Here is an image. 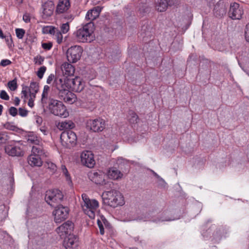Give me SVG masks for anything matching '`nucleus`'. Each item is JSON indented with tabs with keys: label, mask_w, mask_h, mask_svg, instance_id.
I'll return each instance as SVG.
<instances>
[{
	"label": "nucleus",
	"mask_w": 249,
	"mask_h": 249,
	"mask_svg": "<svg viewBox=\"0 0 249 249\" xmlns=\"http://www.w3.org/2000/svg\"><path fill=\"white\" fill-rule=\"evenodd\" d=\"M94 24L92 22H89L82 25L73 33L76 40L80 42H91L94 40Z\"/></svg>",
	"instance_id": "nucleus-1"
},
{
	"label": "nucleus",
	"mask_w": 249,
	"mask_h": 249,
	"mask_svg": "<svg viewBox=\"0 0 249 249\" xmlns=\"http://www.w3.org/2000/svg\"><path fill=\"white\" fill-rule=\"evenodd\" d=\"M81 205L85 213L88 215L91 219H94L95 213L99 207V203L95 199H90L87 195H82V201Z\"/></svg>",
	"instance_id": "nucleus-2"
},
{
	"label": "nucleus",
	"mask_w": 249,
	"mask_h": 249,
	"mask_svg": "<svg viewBox=\"0 0 249 249\" xmlns=\"http://www.w3.org/2000/svg\"><path fill=\"white\" fill-rule=\"evenodd\" d=\"M107 203L112 207L122 206L124 204V199L122 194L118 191L113 190L107 191L103 194Z\"/></svg>",
	"instance_id": "nucleus-3"
},
{
	"label": "nucleus",
	"mask_w": 249,
	"mask_h": 249,
	"mask_svg": "<svg viewBox=\"0 0 249 249\" xmlns=\"http://www.w3.org/2000/svg\"><path fill=\"white\" fill-rule=\"evenodd\" d=\"M49 109L50 112L55 116L66 118L69 112L63 104L59 101L50 98L49 99Z\"/></svg>",
	"instance_id": "nucleus-4"
},
{
	"label": "nucleus",
	"mask_w": 249,
	"mask_h": 249,
	"mask_svg": "<svg viewBox=\"0 0 249 249\" xmlns=\"http://www.w3.org/2000/svg\"><path fill=\"white\" fill-rule=\"evenodd\" d=\"M45 154L42 146H33L31 155L28 157V162L32 166H41L42 164L41 157Z\"/></svg>",
	"instance_id": "nucleus-5"
},
{
	"label": "nucleus",
	"mask_w": 249,
	"mask_h": 249,
	"mask_svg": "<svg viewBox=\"0 0 249 249\" xmlns=\"http://www.w3.org/2000/svg\"><path fill=\"white\" fill-rule=\"evenodd\" d=\"M161 215H162V216H160V218L158 217L157 218H155V212L153 211L149 212V213H147L146 215H145L144 217L139 218L138 220H143L144 221H151L155 223H158L160 222L173 221L179 218L178 217H169L168 216V212H163L162 213L160 214L159 216H161Z\"/></svg>",
	"instance_id": "nucleus-6"
},
{
	"label": "nucleus",
	"mask_w": 249,
	"mask_h": 249,
	"mask_svg": "<svg viewBox=\"0 0 249 249\" xmlns=\"http://www.w3.org/2000/svg\"><path fill=\"white\" fill-rule=\"evenodd\" d=\"M62 192L58 189L50 190L46 191L45 199L50 206L54 207L55 204L59 202L63 199Z\"/></svg>",
	"instance_id": "nucleus-7"
},
{
	"label": "nucleus",
	"mask_w": 249,
	"mask_h": 249,
	"mask_svg": "<svg viewBox=\"0 0 249 249\" xmlns=\"http://www.w3.org/2000/svg\"><path fill=\"white\" fill-rule=\"evenodd\" d=\"M60 140L64 146L70 148L75 144L77 136L71 130L65 131L60 135Z\"/></svg>",
	"instance_id": "nucleus-8"
},
{
	"label": "nucleus",
	"mask_w": 249,
	"mask_h": 249,
	"mask_svg": "<svg viewBox=\"0 0 249 249\" xmlns=\"http://www.w3.org/2000/svg\"><path fill=\"white\" fill-rule=\"evenodd\" d=\"M106 126V122L103 119L99 118L90 119L87 122V127L93 132H101Z\"/></svg>",
	"instance_id": "nucleus-9"
},
{
	"label": "nucleus",
	"mask_w": 249,
	"mask_h": 249,
	"mask_svg": "<svg viewBox=\"0 0 249 249\" xmlns=\"http://www.w3.org/2000/svg\"><path fill=\"white\" fill-rule=\"evenodd\" d=\"M82 48L79 46H74L70 48L67 52L68 60L70 63H75L80 59L82 53Z\"/></svg>",
	"instance_id": "nucleus-10"
},
{
	"label": "nucleus",
	"mask_w": 249,
	"mask_h": 249,
	"mask_svg": "<svg viewBox=\"0 0 249 249\" xmlns=\"http://www.w3.org/2000/svg\"><path fill=\"white\" fill-rule=\"evenodd\" d=\"M53 86L60 92L68 91L71 87V79L65 77L55 78Z\"/></svg>",
	"instance_id": "nucleus-11"
},
{
	"label": "nucleus",
	"mask_w": 249,
	"mask_h": 249,
	"mask_svg": "<svg viewBox=\"0 0 249 249\" xmlns=\"http://www.w3.org/2000/svg\"><path fill=\"white\" fill-rule=\"evenodd\" d=\"M73 228V223L70 221H67L57 228L56 231L61 238H65L69 235H71Z\"/></svg>",
	"instance_id": "nucleus-12"
},
{
	"label": "nucleus",
	"mask_w": 249,
	"mask_h": 249,
	"mask_svg": "<svg viewBox=\"0 0 249 249\" xmlns=\"http://www.w3.org/2000/svg\"><path fill=\"white\" fill-rule=\"evenodd\" d=\"M69 213V208L67 207L59 205L56 207L53 212L54 219L56 223H60L65 220Z\"/></svg>",
	"instance_id": "nucleus-13"
},
{
	"label": "nucleus",
	"mask_w": 249,
	"mask_h": 249,
	"mask_svg": "<svg viewBox=\"0 0 249 249\" xmlns=\"http://www.w3.org/2000/svg\"><path fill=\"white\" fill-rule=\"evenodd\" d=\"M81 161L82 164L89 168H92L95 164L94 156L90 151H84L81 154Z\"/></svg>",
	"instance_id": "nucleus-14"
},
{
	"label": "nucleus",
	"mask_w": 249,
	"mask_h": 249,
	"mask_svg": "<svg viewBox=\"0 0 249 249\" xmlns=\"http://www.w3.org/2000/svg\"><path fill=\"white\" fill-rule=\"evenodd\" d=\"M243 10L239 4L235 2L231 4L229 12V17L232 19H239L242 18Z\"/></svg>",
	"instance_id": "nucleus-15"
},
{
	"label": "nucleus",
	"mask_w": 249,
	"mask_h": 249,
	"mask_svg": "<svg viewBox=\"0 0 249 249\" xmlns=\"http://www.w3.org/2000/svg\"><path fill=\"white\" fill-rule=\"evenodd\" d=\"M88 176L91 181L97 184L104 185L107 184L105 179V175L101 171L90 172Z\"/></svg>",
	"instance_id": "nucleus-16"
},
{
	"label": "nucleus",
	"mask_w": 249,
	"mask_h": 249,
	"mask_svg": "<svg viewBox=\"0 0 249 249\" xmlns=\"http://www.w3.org/2000/svg\"><path fill=\"white\" fill-rule=\"evenodd\" d=\"M54 6L53 1H46L42 5V17L47 19L53 14Z\"/></svg>",
	"instance_id": "nucleus-17"
},
{
	"label": "nucleus",
	"mask_w": 249,
	"mask_h": 249,
	"mask_svg": "<svg viewBox=\"0 0 249 249\" xmlns=\"http://www.w3.org/2000/svg\"><path fill=\"white\" fill-rule=\"evenodd\" d=\"M63 245L66 249H77L78 246V239L73 234L69 235L64 238Z\"/></svg>",
	"instance_id": "nucleus-18"
},
{
	"label": "nucleus",
	"mask_w": 249,
	"mask_h": 249,
	"mask_svg": "<svg viewBox=\"0 0 249 249\" xmlns=\"http://www.w3.org/2000/svg\"><path fill=\"white\" fill-rule=\"evenodd\" d=\"M5 152L11 156H21L23 155V151L20 146L8 145L5 147Z\"/></svg>",
	"instance_id": "nucleus-19"
},
{
	"label": "nucleus",
	"mask_w": 249,
	"mask_h": 249,
	"mask_svg": "<svg viewBox=\"0 0 249 249\" xmlns=\"http://www.w3.org/2000/svg\"><path fill=\"white\" fill-rule=\"evenodd\" d=\"M102 9V8L100 6H96L94 7L93 9L89 10L85 17L86 20H89V22H91L93 20L99 17Z\"/></svg>",
	"instance_id": "nucleus-20"
},
{
	"label": "nucleus",
	"mask_w": 249,
	"mask_h": 249,
	"mask_svg": "<svg viewBox=\"0 0 249 249\" xmlns=\"http://www.w3.org/2000/svg\"><path fill=\"white\" fill-rule=\"evenodd\" d=\"M214 14L216 17H222L226 15L227 8L223 2H218L214 7Z\"/></svg>",
	"instance_id": "nucleus-21"
},
{
	"label": "nucleus",
	"mask_w": 249,
	"mask_h": 249,
	"mask_svg": "<svg viewBox=\"0 0 249 249\" xmlns=\"http://www.w3.org/2000/svg\"><path fill=\"white\" fill-rule=\"evenodd\" d=\"M71 89L76 92H80L84 89V84L80 77H76L74 79H71Z\"/></svg>",
	"instance_id": "nucleus-22"
},
{
	"label": "nucleus",
	"mask_w": 249,
	"mask_h": 249,
	"mask_svg": "<svg viewBox=\"0 0 249 249\" xmlns=\"http://www.w3.org/2000/svg\"><path fill=\"white\" fill-rule=\"evenodd\" d=\"M71 6L70 1H58L56 7V13L62 14L67 12Z\"/></svg>",
	"instance_id": "nucleus-23"
},
{
	"label": "nucleus",
	"mask_w": 249,
	"mask_h": 249,
	"mask_svg": "<svg viewBox=\"0 0 249 249\" xmlns=\"http://www.w3.org/2000/svg\"><path fill=\"white\" fill-rule=\"evenodd\" d=\"M61 70L63 73L66 77L67 76L73 75L74 73V68L73 66L68 63H64L61 66Z\"/></svg>",
	"instance_id": "nucleus-24"
},
{
	"label": "nucleus",
	"mask_w": 249,
	"mask_h": 249,
	"mask_svg": "<svg viewBox=\"0 0 249 249\" xmlns=\"http://www.w3.org/2000/svg\"><path fill=\"white\" fill-rule=\"evenodd\" d=\"M123 176V173L115 167L109 168L107 172V176L112 179H119L122 178Z\"/></svg>",
	"instance_id": "nucleus-25"
},
{
	"label": "nucleus",
	"mask_w": 249,
	"mask_h": 249,
	"mask_svg": "<svg viewBox=\"0 0 249 249\" xmlns=\"http://www.w3.org/2000/svg\"><path fill=\"white\" fill-rule=\"evenodd\" d=\"M172 1H157V2L156 3V8L160 12L165 11L168 5H170L171 4V2Z\"/></svg>",
	"instance_id": "nucleus-26"
},
{
	"label": "nucleus",
	"mask_w": 249,
	"mask_h": 249,
	"mask_svg": "<svg viewBox=\"0 0 249 249\" xmlns=\"http://www.w3.org/2000/svg\"><path fill=\"white\" fill-rule=\"evenodd\" d=\"M74 126V124L71 121H65L59 123L58 128L60 130L71 129Z\"/></svg>",
	"instance_id": "nucleus-27"
},
{
	"label": "nucleus",
	"mask_w": 249,
	"mask_h": 249,
	"mask_svg": "<svg viewBox=\"0 0 249 249\" xmlns=\"http://www.w3.org/2000/svg\"><path fill=\"white\" fill-rule=\"evenodd\" d=\"M64 93H66V95L63 99L66 103L71 104L75 101L76 97L74 94L69 90L64 92Z\"/></svg>",
	"instance_id": "nucleus-28"
},
{
	"label": "nucleus",
	"mask_w": 249,
	"mask_h": 249,
	"mask_svg": "<svg viewBox=\"0 0 249 249\" xmlns=\"http://www.w3.org/2000/svg\"><path fill=\"white\" fill-rule=\"evenodd\" d=\"M61 172L63 174V175H64L65 176L66 180L68 184L70 186H71L72 185V183L71 177V176L69 174L66 166L65 165H62L61 166Z\"/></svg>",
	"instance_id": "nucleus-29"
},
{
	"label": "nucleus",
	"mask_w": 249,
	"mask_h": 249,
	"mask_svg": "<svg viewBox=\"0 0 249 249\" xmlns=\"http://www.w3.org/2000/svg\"><path fill=\"white\" fill-rule=\"evenodd\" d=\"M28 142L29 143L35 144V146H41L40 145L41 142L40 138L33 134L29 135Z\"/></svg>",
	"instance_id": "nucleus-30"
},
{
	"label": "nucleus",
	"mask_w": 249,
	"mask_h": 249,
	"mask_svg": "<svg viewBox=\"0 0 249 249\" xmlns=\"http://www.w3.org/2000/svg\"><path fill=\"white\" fill-rule=\"evenodd\" d=\"M38 85L36 82H32L31 83L29 87V93L32 95H36L38 91Z\"/></svg>",
	"instance_id": "nucleus-31"
},
{
	"label": "nucleus",
	"mask_w": 249,
	"mask_h": 249,
	"mask_svg": "<svg viewBox=\"0 0 249 249\" xmlns=\"http://www.w3.org/2000/svg\"><path fill=\"white\" fill-rule=\"evenodd\" d=\"M50 89V87L48 85L44 87L42 93L41 102L42 104H46L47 103L48 92Z\"/></svg>",
	"instance_id": "nucleus-32"
},
{
	"label": "nucleus",
	"mask_w": 249,
	"mask_h": 249,
	"mask_svg": "<svg viewBox=\"0 0 249 249\" xmlns=\"http://www.w3.org/2000/svg\"><path fill=\"white\" fill-rule=\"evenodd\" d=\"M56 28L51 26H45L42 28V32L44 34L53 35L55 33Z\"/></svg>",
	"instance_id": "nucleus-33"
},
{
	"label": "nucleus",
	"mask_w": 249,
	"mask_h": 249,
	"mask_svg": "<svg viewBox=\"0 0 249 249\" xmlns=\"http://www.w3.org/2000/svg\"><path fill=\"white\" fill-rule=\"evenodd\" d=\"M62 33L60 32L58 29H56L55 33L53 34V36L55 37L56 39L57 42L58 44H60L63 40Z\"/></svg>",
	"instance_id": "nucleus-34"
},
{
	"label": "nucleus",
	"mask_w": 249,
	"mask_h": 249,
	"mask_svg": "<svg viewBox=\"0 0 249 249\" xmlns=\"http://www.w3.org/2000/svg\"><path fill=\"white\" fill-rule=\"evenodd\" d=\"M222 235L220 229L214 231L213 233V239L215 242H218L222 238Z\"/></svg>",
	"instance_id": "nucleus-35"
},
{
	"label": "nucleus",
	"mask_w": 249,
	"mask_h": 249,
	"mask_svg": "<svg viewBox=\"0 0 249 249\" xmlns=\"http://www.w3.org/2000/svg\"><path fill=\"white\" fill-rule=\"evenodd\" d=\"M7 86L12 91H15L17 89V82L16 79L10 81L7 84Z\"/></svg>",
	"instance_id": "nucleus-36"
},
{
	"label": "nucleus",
	"mask_w": 249,
	"mask_h": 249,
	"mask_svg": "<svg viewBox=\"0 0 249 249\" xmlns=\"http://www.w3.org/2000/svg\"><path fill=\"white\" fill-rule=\"evenodd\" d=\"M15 32L17 37L18 39H22L25 33V30L21 28L16 29Z\"/></svg>",
	"instance_id": "nucleus-37"
},
{
	"label": "nucleus",
	"mask_w": 249,
	"mask_h": 249,
	"mask_svg": "<svg viewBox=\"0 0 249 249\" xmlns=\"http://www.w3.org/2000/svg\"><path fill=\"white\" fill-rule=\"evenodd\" d=\"M70 30L69 22L63 23L60 26V32L63 34H66Z\"/></svg>",
	"instance_id": "nucleus-38"
},
{
	"label": "nucleus",
	"mask_w": 249,
	"mask_h": 249,
	"mask_svg": "<svg viewBox=\"0 0 249 249\" xmlns=\"http://www.w3.org/2000/svg\"><path fill=\"white\" fill-rule=\"evenodd\" d=\"M5 39V42L7 45L9 46V47H11L13 44V40L12 38V36L9 33H8L7 35H5V37H4Z\"/></svg>",
	"instance_id": "nucleus-39"
},
{
	"label": "nucleus",
	"mask_w": 249,
	"mask_h": 249,
	"mask_svg": "<svg viewBox=\"0 0 249 249\" xmlns=\"http://www.w3.org/2000/svg\"><path fill=\"white\" fill-rule=\"evenodd\" d=\"M9 139V137L6 132L0 133V144L4 143Z\"/></svg>",
	"instance_id": "nucleus-40"
},
{
	"label": "nucleus",
	"mask_w": 249,
	"mask_h": 249,
	"mask_svg": "<svg viewBox=\"0 0 249 249\" xmlns=\"http://www.w3.org/2000/svg\"><path fill=\"white\" fill-rule=\"evenodd\" d=\"M46 71V67L45 66L41 67L37 71V75L39 79H42L44 74Z\"/></svg>",
	"instance_id": "nucleus-41"
},
{
	"label": "nucleus",
	"mask_w": 249,
	"mask_h": 249,
	"mask_svg": "<svg viewBox=\"0 0 249 249\" xmlns=\"http://www.w3.org/2000/svg\"><path fill=\"white\" fill-rule=\"evenodd\" d=\"M44 60V58L41 55H37L34 58V62L35 64L37 65H41Z\"/></svg>",
	"instance_id": "nucleus-42"
},
{
	"label": "nucleus",
	"mask_w": 249,
	"mask_h": 249,
	"mask_svg": "<svg viewBox=\"0 0 249 249\" xmlns=\"http://www.w3.org/2000/svg\"><path fill=\"white\" fill-rule=\"evenodd\" d=\"M0 98L1 99L8 101L9 100V96L4 90L0 91Z\"/></svg>",
	"instance_id": "nucleus-43"
},
{
	"label": "nucleus",
	"mask_w": 249,
	"mask_h": 249,
	"mask_svg": "<svg viewBox=\"0 0 249 249\" xmlns=\"http://www.w3.org/2000/svg\"><path fill=\"white\" fill-rule=\"evenodd\" d=\"M3 126L5 128L10 130H15V129L16 128L15 125H14L13 124L9 122H7L5 124H3Z\"/></svg>",
	"instance_id": "nucleus-44"
},
{
	"label": "nucleus",
	"mask_w": 249,
	"mask_h": 249,
	"mask_svg": "<svg viewBox=\"0 0 249 249\" xmlns=\"http://www.w3.org/2000/svg\"><path fill=\"white\" fill-rule=\"evenodd\" d=\"M18 111L19 115L22 117H26L28 113L27 110L21 107L19 108Z\"/></svg>",
	"instance_id": "nucleus-45"
},
{
	"label": "nucleus",
	"mask_w": 249,
	"mask_h": 249,
	"mask_svg": "<svg viewBox=\"0 0 249 249\" xmlns=\"http://www.w3.org/2000/svg\"><path fill=\"white\" fill-rule=\"evenodd\" d=\"M29 95L30 98L29 99L28 105L30 107H32L34 106V101L36 98V95H32L30 94Z\"/></svg>",
	"instance_id": "nucleus-46"
},
{
	"label": "nucleus",
	"mask_w": 249,
	"mask_h": 249,
	"mask_svg": "<svg viewBox=\"0 0 249 249\" xmlns=\"http://www.w3.org/2000/svg\"><path fill=\"white\" fill-rule=\"evenodd\" d=\"M9 113L11 116L15 117L18 114V110L16 107H12L9 109Z\"/></svg>",
	"instance_id": "nucleus-47"
},
{
	"label": "nucleus",
	"mask_w": 249,
	"mask_h": 249,
	"mask_svg": "<svg viewBox=\"0 0 249 249\" xmlns=\"http://www.w3.org/2000/svg\"><path fill=\"white\" fill-rule=\"evenodd\" d=\"M46 163L47 164V167L52 170L53 171H54L56 170V165L52 162L47 161Z\"/></svg>",
	"instance_id": "nucleus-48"
},
{
	"label": "nucleus",
	"mask_w": 249,
	"mask_h": 249,
	"mask_svg": "<svg viewBox=\"0 0 249 249\" xmlns=\"http://www.w3.org/2000/svg\"><path fill=\"white\" fill-rule=\"evenodd\" d=\"M52 43L51 42L43 43L42 44V47L46 50H50L52 47Z\"/></svg>",
	"instance_id": "nucleus-49"
},
{
	"label": "nucleus",
	"mask_w": 249,
	"mask_h": 249,
	"mask_svg": "<svg viewBox=\"0 0 249 249\" xmlns=\"http://www.w3.org/2000/svg\"><path fill=\"white\" fill-rule=\"evenodd\" d=\"M245 36L246 41L249 42V23L246 26Z\"/></svg>",
	"instance_id": "nucleus-50"
},
{
	"label": "nucleus",
	"mask_w": 249,
	"mask_h": 249,
	"mask_svg": "<svg viewBox=\"0 0 249 249\" xmlns=\"http://www.w3.org/2000/svg\"><path fill=\"white\" fill-rule=\"evenodd\" d=\"M131 115H132V117L129 119L130 123L133 124L137 123L138 119V116L134 112H132Z\"/></svg>",
	"instance_id": "nucleus-51"
},
{
	"label": "nucleus",
	"mask_w": 249,
	"mask_h": 249,
	"mask_svg": "<svg viewBox=\"0 0 249 249\" xmlns=\"http://www.w3.org/2000/svg\"><path fill=\"white\" fill-rule=\"evenodd\" d=\"M23 20L25 23H29L31 21V17L29 14L26 13L23 16Z\"/></svg>",
	"instance_id": "nucleus-52"
},
{
	"label": "nucleus",
	"mask_w": 249,
	"mask_h": 249,
	"mask_svg": "<svg viewBox=\"0 0 249 249\" xmlns=\"http://www.w3.org/2000/svg\"><path fill=\"white\" fill-rule=\"evenodd\" d=\"M11 63V62L9 59H3L1 61L0 63V65H1L3 67H5L10 65Z\"/></svg>",
	"instance_id": "nucleus-53"
},
{
	"label": "nucleus",
	"mask_w": 249,
	"mask_h": 249,
	"mask_svg": "<svg viewBox=\"0 0 249 249\" xmlns=\"http://www.w3.org/2000/svg\"><path fill=\"white\" fill-rule=\"evenodd\" d=\"M155 176H156L159 179V181L160 182V185L163 187H165L166 185V183L164 181V180L160 178L158 175H157L156 173H155Z\"/></svg>",
	"instance_id": "nucleus-54"
},
{
	"label": "nucleus",
	"mask_w": 249,
	"mask_h": 249,
	"mask_svg": "<svg viewBox=\"0 0 249 249\" xmlns=\"http://www.w3.org/2000/svg\"><path fill=\"white\" fill-rule=\"evenodd\" d=\"M54 75L53 74H51L48 77L46 82L48 84H50L53 80L54 81Z\"/></svg>",
	"instance_id": "nucleus-55"
},
{
	"label": "nucleus",
	"mask_w": 249,
	"mask_h": 249,
	"mask_svg": "<svg viewBox=\"0 0 249 249\" xmlns=\"http://www.w3.org/2000/svg\"><path fill=\"white\" fill-rule=\"evenodd\" d=\"M35 119L36 124H37L38 125H40L42 124V119L41 117L37 115L35 116Z\"/></svg>",
	"instance_id": "nucleus-56"
},
{
	"label": "nucleus",
	"mask_w": 249,
	"mask_h": 249,
	"mask_svg": "<svg viewBox=\"0 0 249 249\" xmlns=\"http://www.w3.org/2000/svg\"><path fill=\"white\" fill-rule=\"evenodd\" d=\"M9 186H10V189L12 190L13 189L14 184V179L13 175H12V176H10L9 178Z\"/></svg>",
	"instance_id": "nucleus-57"
},
{
	"label": "nucleus",
	"mask_w": 249,
	"mask_h": 249,
	"mask_svg": "<svg viewBox=\"0 0 249 249\" xmlns=\"http://www.w3.org/2000/svg\"><path fill=\"white\" fill-rule=\"evenodd\" d=\"M98 225L100 229V232L101 234L103 235L104 234V229L103 226L101 222L98 220Z\"/></svg>",
	"instance_id": "nucleus-58"
},
{
	"label": "nucleus",
	"mask_w": 249,
	"mask_h": 249,
	"mask_svg": "<svg viewBox=\"0 0 249 249\" xmlns=\"http://www.w3.org/2000/svg\"><path fill=\"white\" fill-rule=\"evenodd\" d=\"M40 131L44 135H47L48 134V130L45 126L41 127L39 128Z\"/></svg>",
	"instance_id": "nucleus-59"
},
{
	"label": "nucleus",
	"mask_w": 249,
	"mask_h": 249,
	"mask_svg": "<svg viewBox=\"0 0 249 249\" xmlns=\"http://www.w3.org/2000/svg\"><path fill=\"white\" fill-rule=\"evenodd\" d=\"M65 18L71 22L74 19V16L72 15H68L65 16Z\"/></svg>",
	"instance_id": "nucleus-60"
},
{
	"label": "nucleus",
	"mask_w": 249,
	"mask_h": 249,
	"mask_svg": "<svg viewBox=\"0 0 249 249\" xmlns=\"http://www.w3.org/2000/svg\"><path fill=\"white\" fill-rule=\"evenodd\" d=\"M21 97L22 98H24V99H26V98H27V91H26V90L25 89H22V91H21Z\"/></svg>",
	"instance_id": "nucleus-61"
},
{
	"label": "nucleus",
	"mask_w": 249,
	"mask_h": 249,
	"mask_svg": "<svg viewBox=\"0 0 249 249\" xmlns=\"http://www.w3.org/2000/svg\"><path fill=\"white\" fill-rule=\"evenodd\" d=\"M15 105L18 106L19 104L20 100L18 97H15L14 100Z\"/></svg>",
	"instance_id": "nucleus-62"
},
{
	"label": "nucleus",
	"mask_w": 249,
	"mask_h": 249,
	"mask_svg": "<svg viewBox=\"0 0 249 249\" xmlns=\"http://www.w3.org/2000/svg\"><path fill=\"white\" fill-rule=\"evenodd\" d=\"M124 160L125 161V160L122 157H119L118 158L117 162L118 163H124Z\"/></svg>",
	"instance_id": "nucleus-63"
},
{
	"label": "nucleus",
	"mask_w": 249,
	"mask_h": 249,
	"mask_svg": "<svg viewBox=\"0 0 249 249\" xmlns=\"http://www.w3.org/2000/svg\"><path fill=\"white\" fill-rule=\"evenodd\" d=\"M5 35H4L3 33V32L1 29H0V38L2 39H4L5 37Z\"/></svg>",
	"instance_id": "nucleus-64"
}]
</instances>
